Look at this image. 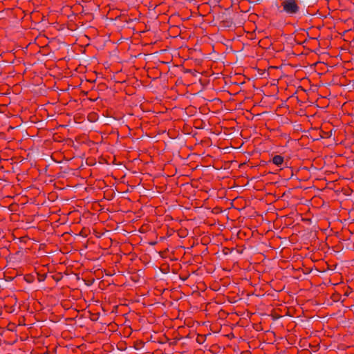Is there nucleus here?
Masks as SVG:
<instances>
[{"mask_svg": "<svg viewBox=\"0 0 354 354\" xmlns=\"http://www.w3.org/2000/svg\"><path fill=\"white\" fill-rule=\"evenodd\" d=\"M272 162L273 164H274L275 165L279 167V166H281L282 164L284 162V158L281 156V155H275L273 158H272Z\"/></svg>", "mask_w": 354, "mask_h": 354, "instance_id": "nucleus-2", "label": "nucleus"}, {"mask_svg": "<svg viewBox=\"0 0 354 354\" xmlns=\"http://www.w3.org/2000/svg\"><path fill=\"white\" fill-rule=\"evenodd\" d=\"M281 6L282 7L281 12L290 17L295 16L300 10L298 0H283Z\"/></svg>", "mask_w": 354, "mask_h": 354, "instance_id": "nucleus-1", "label": "nucleus"}]
</instances>
